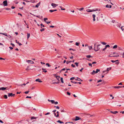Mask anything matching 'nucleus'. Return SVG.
Masks as SVG:
<instances>
[{
	"label": "nucleus",
	"instance_id": "1",
	"mask_svg": "<svg viewBox=\"0 0 124 124\" xmlns=\"http://www.w3.org/2000/svg\"><path fill=\"white\" fill-rule=\"evenodd\" d=\"M98 9H93L92 10L90 9H87L86 10V11L88 12H92L93 11H96L98 10Z\"/></svg>",
	"mask_w": 124,
	"mask_h": 124
},
{
	"label": "nucleus",
	"instance_id": "2",
	"mask_svg": "<svg viewBox=\"0 0 124 124\" xmlns=\"http://www.w3.org/2000/svg\"><path fill=\"white\" fill-rule=\"evenodd\" d=\"M101 46V44L97 45L96 46V47H95L94 49V50L96 51H98L100 49V48L99 47V46Z\"/></svg>",
	"mask_w": 124,
	"mask_h": 124
},
{
	"label": "nucleus",
	"instance_id": "3",
	"mask_svg": "<svg viewBox=\"0 0 124 124\" xmlns=\"http://www.w3.org/2000/svg\"><path fill=\"white\" fill-rule=\"evenodd\" d=\"M115 24V25H114V26H115V27H117L120 28V26L121 25V24L118 23L117 22Z\"/></svg>",
	"mask_w": 124,
	"mask_h": 124
},
{
	"label": "nucleus",
	"instance_id": "4",
	"mask_svg": "<svg viewBox=\"0 0 124 124\" xmlns=\"http://www.w3.org/2000/svg\"><path fill=\"white\" fill-rule=\"evenodd\" d=\"M8 96L9 97L11 96V97H14L15 95V94H13V93H8Z\"/></svg>",
	"mask_w": 124,
	"mask_h": 124
},
{
	"label": "nucleus",
	"instance_id": "5",
	"mask_svg": "<svg viewBox=\"0 0 124 124\" xmlns=\"http://www.w3.org/2000/svg\"><path fill=\"white\" fill-rule=\"evenodd\" d=\"M3 5L4 6H6L8 5L7 2V0L4 1L3 2Z\"/></svg>",
	"mask_w": 124,
	"mask_h": 124
},
{
	"label": "nucleus",
	"instance_id": "6",
	"mask_svg": "<svg viewBox=\"0 0 124 124\" xmlns=\"http://www.w3.org/2000/svg\"><path fill=\"white\" fill-rule=\"evenodd\" d=\"M51 5L53 7V8H54L56 7V6L58 5L54 3H51Z\"/></svg>",
	"mask_w": 124,
	"mask_h": 124
},
{
	"label": "nucleus",
	"instance_id": "7",
	"mask_svg": "<svg viewBox=\"0 0 124 124\" xmlns=\"http://www.w3.org/2000/svg\"><path fill=\"white\" fill-rule=\"evenodd\" d=\"M26 62L28 63H30L31 64H33L34 63V62L32 61L31 60H27Z\"/></svg>",
	"mask_w": 124,
	"mask_h": 124
},
{
	"label": "nucleus",
	"instance_id": "8",
	"mask_svg": "<svg viewBox=\"0 0 124 124\" xmlns=\"http://www.w3.org/2000/svg\"><path fill=\"white\" fill-rule=\"evenodd\" d=\"M119 56L118 54L117 53H116V54L113 56V57H117Z\"/></svg>",
	"mask_w": 124,
	"mask_h": 124
},
{
	"label": "nucleus",
	"instance_id": "9",
	"mask_svg": "<svg viewBox=\"0 0 124 124\" xmlns=\"http://www.w3.org/2000/svg\"><path fill=\"white\" fill-rule=\"evenodd\" d=\"M112 87L114 88H117L119 89L120 88H121V86H113Z\"/></svg>",
	"mask_w": 124,
	"mask_h": 124
},
{
	"label": "nucleus",
	"instance_id": "10",
	"mask_svg": "<svg viewBox=\"0 0 124 124\" xmlns=\"http://www.w3.org/2000/svg\"><path fill=\"white\" fill-rule=\"evenodd\" d=\"M35 81H38L40 83L42 82V81L40 80L39 78L36 79L35 80Z\"/></svg>",
	"mask_w": 124,
	"mask_h": 124
},
{
	"label": "nucleus",
	"instance_id": "11",
	"mask_svg": "<svg viewBox=\"0 0 124 124\" xmlns=\"http://www.w3.org/2000/svg\"><path fill=\"white\" fill-rule=\"evenodd\" d=\"M74 124L72 122H68L65 123V124Z\"/></svg>",
	"mask_w": 124,
	"mask_h": 124
},
{
	"label": "nucleus",
	"instance_id": "12",
	"mask_svg": "<svg viewBox=\"0 0 124 124\" xmlns=\"http://www.w3.org/2000/svg\"><path fill=\"white\" fill-rule=\"evenodd\" d=\"M6 89V87H2L0 88V90H5Z\"/></svg>",
	"mask_w": 124,
	"mask_h": 124
},
{
	"label": "nucleus",
	"instance_id": "13",
	"mask_svg": "<svg viewBox=\"0 0 124 124\" xmlns=\"http://www.w3.org/2000/svg\"><path fill=\"white\" fill-rule=\"evenodd\" d=\"M80 119V117H78L77 116H76V118L75 119V121H77L78 120Z\"/></svg>",
	"mask_w": 124,
	"mask_h": 124
},
{
	"label": "nucleus",
	"instance_id": "14",
	"mask_svg": "<svg viewBox=\"0 0 124 124\" xmlns=\"http://www.w3.org/2000/svg\"><path fill=\"white\" fill-rule=\"evenodd\" d=\"M84 9V8H77V9L78 10L80 11H81L83 10Z\"/></svg>",
	"mask_w": 124,
	"mask_h": 124
},
{
	"label": "nucleus",
	"instance_id": "15",
	"mask_svg": "<svg viewBox=\"0 0 124 124\" xmlns=\"http://www.w3.org/2000/svg\"><path fill=\"white\" fill-rule=\"evenodd\" d=\"M37 118H38L37 117H35L34 116H32L31 117V120H32L33 119H37Z\"/></svg>",
	"mask_w": 124,
	"mask_h": 124
},
{
	"label": "nucleus",
	"instance_id": "16",
	"mask_svg": "<svg viewBox=\"0 0 124 124\" xmlns=\"http://www.w3.org/2000/svg\"><path fill=\"white\" fill-rule=\"evenodd\" d=\"M77 79H75V80L77 81H82V80H81L80 78H79L78 77L77 78Z\"/></svg>",
	"mask_w": 124,
	"mask_h": 124
},
{
	"label": "nucleus",
	"instance_id": "17",
	"mask_svg": "<svg viewBox=\"0 0 124 124\" xmlns=\"http://www.w3.org/2000/svg\"><path fill=\"white\" fill-rule=\"evenodd\" d=\"M106 7L107 8H110L111 7V5H107L106 6Z\"/></svg>",
	"mask_w": 124,
	"mask_h": 124
},
{
	"label": "nucleus",
	"instance_id": "18",
	"mask_svg": "<svg viewBox=\"0 0 124 124\" xmlns=\"http://www.w3.org/2000/svg\"><path fill=\"white\" fill-rule=\"evenodd\" d=\"M57 11V9H54V10H49V11L51 12H52L55 11Z\"/></svg>",
	"mask_w": 124,
	"mask_h": 124
},
{
	"label": "nucleus",
	"instance_id": "19",
	"mask_svg": "<svg viewBox=\"0 0 124 124\" xmlns=\"http://www.w3.org/2000/svg\"><path fill=\"white\" fill-rule=\"evenodd\" d=\"M96 73H95V71L94 70H93V72H91V74L93 75H94L95 74H96Z\"/></svg>",
	"mask_w": 124,
	"mask_h": 124
},
{
	"label": "nucleus",
	"instance_id": "20",
	"mask_svg": "<svg viewBox=\"0 0 124 124\" xmlns=\"http://www.w3.org/2000/svg\"><path fill=\"white\" fill-rule=\"evenodd\" d=\"M24 22L25 23L26 25H27V28H29V27L28 26V24L27 23L26 21H24Z\"/></svg>",
	"mask_w": 124,
	"mask_h": 124
},
{
	"label": "nucleus",
	"instance_id": "21",
	"mask_svg": "<svg viewBox=\"0 0 124 124\" xmlns=\"http://www.w3.org/2000/svg\"><path fill=\"white\" fill-rule=\"evenodd\" d=\"M74 60H73V61H67L66 62V63L67 64H68L69 63H70V62H74Z\"/></svg>",
	"mask_w": 124,
	"mask_h": 124
},
{
	"label": "nucleus",
	"instance_id": "22",
	"mask_svg": "<svg viewBox=\"0 0 124 124\" xmlns=\"http://www.w3.org/2000/svg\"><path fill=\"white\" fill-rule=\"evenodd\" d=\"M0 34H2L3 35L6 36H7V33H0Z\"/></svg>",
	"mask_w": 124,
	"mask_h": 124
},
{
	"label": "nucleus",
	"instance_id": "23",
	"mask_svg": "<svg viewBox=\"0 0 124 124\" xmlns=\"http://www.w3.org/2000/svg\"><path fill=\"white\" fill-rule=\"evenodd\" d=\"M57 122L58 123H60L61 124L64 123L63 122H62L60 120H58V121H57Z\"/></svg>",
	"mask_w": 124,
	"mask_h": 124
},
{
	"label": "nucleus",
	"instance_id": "24",
	"mask_svg": "<svg viewBox=\"0 0 124 124\" xmlns=\"http://www.w3.org/2000/svg\"><path fill=\"white\" fill-rule=\"evenodd\" d=\"M117 45H115L113 46V49H115L117 48Z\"/></svg>",
	"mask_w": 124,
	"mask_h": 124
},
{
	"label": "nucleus",
	"instance_id": "25",
	"mask_svg": "<svg viewBox=\"0 0 124 124\" xmlns=\"http://www.w3.org/2000/svg\"><path fill=\"white\" fill-rule=\"evenodd\" d=\"M55 77L56 78V79L58 80H59V79L60 78L59 76H55Z\"/></svg>",
	"mask_w": 124,
	"mask_h": 124
},
{
	"label": "nucleus",
	"instance_id": "26",
	"mask_svg": "<svg viewBox=\"0 0 124 124\" xmlns=\"http://www.w3.org/2000/svg\"><path fill=\"white\" fill-rule=\"evenodd\" d=\"M88 47L89 50H91V49L92 48V46H89Z\"/></svg>",
	"mask_w": 124,
	"mask_h": 124
},
{
	"label": "nucleus",
	"instance_id": "27",
	"mask_svg": "<svg viewBox=\"0 0 124 124\" xmlns=\"http://www.w3.org/2000/svg\"><path fill=\"white\" fill-rule=\"evenodd\" d=\"M40 2H39V3H38L35 6L36 7V8H38L39 6L40 5Z\"/></svg>",
	"mask_w": 124,
	"mask_h": 124
},
{
	"label": "nucleus",
	"instance_id": "28",
	"mask_svg": "<svg viewBox=\"0 0 124 124\" xmlns=\"http://www.w3.org/2000/svg\"><path fill=\"white\" fill-rule=\"evenodd\" d=\"M27 39H28L30 37V34L27 33Z\"/></svg>",
	"mask_w": 124,
	"mask_h": 124
},
{
	"label": "nucleus",
	"instance_id": "29",
	"mask_svg": "<svg viewBox=\"0 0 124 124\" xmlns=\"http://www.w3.org/2000/svg\"><path fill=\"white\" fill-rule=\"evenodd\" d=\"M48 19L47 18H44V21L46 23V22H47L46 21V20H47Z\"/></svg>",
	"mask_w": 124,
	"mask_h": 124
},
{
	"label": "nucleus",
	"instance_id": "30",
	"mask_svg": "<svg viewBox=\"0 0 124 124\" xmlns=\"http://www.w3.org/2000/svg\"><path fill=\"white\" fill-rule=\"evenodd\" d=\"M100 70L99 69H97L96 70V71H95V73H98V72H99Z\"/></svg>",
	"mask_w": 124,
	"mask_h": 124
},
{
	"label": "nucleus",
	"instance_id": "31",
	"mask_svg": "<svg viewBox=\"0 0 124 124\" xmlns=\"http://www.w3.org/2000/svg\"><path fill=\"white\" fill-rule=\"evenodd\" d=\"M86 57L87 58H90V57H92L91 55H87L86 56Z\"/></svg>",
	"mask_w": 124,
	"mask_h": 124
},
{
	"label": "nucleus",
	"instance_id": "32",
	"mask_svg": "<svg viewBox=\"0 0 124 124\" xmlns=\"http://www.w3.org/2000/svg\"><path fill=\"white\" fill-rule=\"evenodd\" d=\"M61 82L62 83H63L64 82L63 80V78H61Z\"/></svg>",
	"mask_w": 124,
	"mask_h": 124
},
{
	"label": "nucleus",
	"instance_id": "33",
	"mask_svg": "<svg viewBox=\"0 0 124 124\" xmlns=\"http://www.w3.org/2000/svg\"><path fill=\"white\" fill-rule=\"evenodd\" d=\"M4 97L5 99H7L8 98L7 96L6 95H5L3 96Z\"/></svg>",
	"mask_w": 124,
	"mask_h": 124
},
{
	"label": "nucleus",
	"instance_id": "34",
	"mask_svg": "<svg viewBox=\"0 0 124 124\" xmlns=\"http://www.w3.org/2000/svg\"><path fill=\"white\" fill-rule=\"evenodd\" d=\"M101 43L103 45H105L107 44V43L104 42H101Z\"/></svg>",
	"mask_w": 124,
	"mask_h": 124
},
{
	"label": "nucleus",
	"instance_id": "35",
	"mask_svg": "<svg viewBox=\"0 0 124 124\" xmlns=\"http://www.w3.org/2000/svg\"><path fill=\"white\" fill-rule=\"evenodd\" d=\"M111 67H110L107 68V71H108L111 69Z\"/></svg>",
	"mask_w": 124,
	"mask_h": 124
},
{
	"label": "nucleus",
	"instance_id": "36",
	"mask_svg": "<svg viewBox=\"0 0 124 124\" xmlns=\"http://www.w3.org/2000/svg\"><path fill=\"white\" fill-rule=\"evenodd\" d=\"M57 115H56V117H58L59 116V112L58 111L57 112Z\"/></svg>",
	"mask_w": 124,
	"mask_h": 124
},
{
	"label": "nucleus",
	"instance_id": "37",
	"mask_svg": "<svg viewBox=\"0 0 124 124\" xmlns=\"http://www.w3.org/2000/svg\"><path fill=\"white\" fill-rule=\"evenodd\" d=\"M46 65L48 67H50L51 66V65L48 63H46Z\"/></svg>",
	"mask_w": 124,
	"mask_h": 124
},
{
	"label": "nucleus",
	"instance_id": "38",
	"mask_svg": "<svg viewBox=\"0 0 124 124\" xmlns=\"http://www.w3.org/2000/svg\"><path fill=\"white\" fill-rule=\"evenodd\" d=\"M110 46L108 45H107L105 46L106 48L107 47H109Z\"/></svg>",
	"mask_w": 124,
	"mask_h": 124
},
{
	"label": "nucleus",
	"instance_id": "39",
	"mask_svg": "<svg viewBox=\"0 0 124 124\" xmlns=\"http://www.w3.org/2000/svg\"><path fill=\"white\" fill-rule=\"evenodd\" d=\"M111 22L113 23H116V22H115V20H112V21H111Z\"/></svg>",
	"mask_w": 124,
	"mask_h": 124
},
{
	"label": "nucleus",
	"instance_id": "40",
	"mask_svg": "<svg viewBox=\"0 0 124 124\" xmlns=\"http://www.w3.org/2000/svg\"><path fill=\"white\" fill-rule=\"evenodd\" d=\"M71 82L72 83H74V84H77V82H75V81H71Z\"/></svg>",
	"mask_w": 124,
	"mask_h": 124
},
{
	"label": "nucleus",
	"instance_id": "41",
	"mask_svg": "<svg viewBox=\"0 0 124 124\" xmlns=\"http://www.w3.org/2000/svg\"><path fill=\"white\" fill-rule=\"evenodd\" d=\"M45 30V29L44 28H42V29H40V31H41V32H42L43 31H44V30Z\"/></svg>",
	"mask_w": 124,
	"mask_h": 124
},
{
	"label": "nucleus",
	"instance_id": "42",
	"mask_svg": "<svg viewBox=\"0 0 124 124\" xmlns=\"http://www.w3.org/2000/svg\"><path fill=\"white\" fill-rule=\"evenodd\" d=\"M121 55L123 56H122V57L123 58H124V52H123L122 54H121Z\"/></svg>",
	"mask_w": 124,
	"mask_h": 124
},
{
	"label": "nucleus",
	"instance_id": "43",
	"mask_svg": "<svg viewBox=\"0 0 124 124\" xmlns=\"http://www.w3.org/2000/svg\"><path fill=\"white\" fill-rule=\"evenodd\" d=\"M50 101L52 103H53L54 102V100H51Z\"/></svg>",
	"mask_w": 124,
	"mask_h": 124
},
{
	"label": "nucleus",
	"instance_id": "44",
	"mask_svg": "<svg viewBox=\"0 0 124 124\" xmlns=\"http://www.w3.org/2000/svg\"><path fill=\"white\" fill-rule=\"evenodd\" d=\"M75 79V78L73 77L71 78H70V80H73Z\"/></svg>",
	"mask_w": 124,
	"mask_h": 124
},
{
	"label": "nucleus",
	"instance_id": "45",
	"mask_svg": "<svg viewBox=\"0 0 124 124\" xmlns=\"http://www.w3.org/2000/svg\"><path fill=\"white\" fill-rule=\"evenodd\" d=\"M29 91H26V92H24V93L25 94H28L29 93Z\"/></svg>",
	"mask_w": 124,
	"mask_h": 124
},
{
	"label": "nucleus",
	"instance_id": "46",
	"mask_svg": "<svg viewBox=\"0 0 124 124\" xmlns=\"http://www.w3.org/2000/svg\"><path fill=\"white\" fill-rule=\"evenodd\" d=\"M75 64L77 66H78V62H75Z\"/></svg>",
	"mask_w": 124,
	"mask_h": 124
},
{
	"label": "nucleus",
	"instance_id": "47",
	"mask_svg": "<svg viewBox=\"0 0 124 124\" xmlns=\"http://www.w3.org/2000/svg\"><path fill=\"white\" fill-rule=\"evenodd\" d=\"M75 45H76L77 46H78L79 45V43L77 42H76V43Z\"/></svg>",
	"mask_w": 124,
	"mask_h": 124
},
{
	"label": "nucleus",
	"instance_id": "48",
	"mask_svg": "<svg viewBox=\"0 0 124 124\" xmlns=\"http://www.w3.org/2000/svg\"><path fill=\"white\" fill-rule=\"evenodd\" d=\"M123 26H122L121 27V29L123 31H124V28H123Z\"/></svg>",
	"mask_w": 124,
	"mask_h": 124
},
{
	"label": "nucleus",
	"instance_id": "49",
	"mask_svg": "<svg viewBox=\"0 0 124 124\" xmlns=\"http://www.w3.org/2000/svg\"><path fill=\"white\" fill-rule=\"evenodd\" d=\"M103 15L102 14H101L100 15V17L101 18H103Z\"/></svg>",
	"mask_w": 124,
	"mask_h": 124
},
{
	"label": "nucleus",
	"instance_id": "50",
	"mask_svg": "<svg viewBox=\"0 0 124 124\" xmlns=\"http://www.w3.org/2000/svg\"><path fill=\"white\" fill-rule=\"evenodd\" d=\"M61 112H65V111L63 109L61 110Z\"/></svg>",
	"mask_w": 124,
	"mask_h": 124
},
{
	"label": "nucleus",
	"instance_id": "51",
	"mask_svg": "<svg viewBox=\"0 0 124 124\" xmlns=\"http://www.w3.org/2000/svg\"><path fill=\"white\" fill-rule=\"evenodd\" d=\"M30 1V2H31L33 3H34L35 2V1L34 0H31V1Z\"/></svg>",
	"mask_w": 124,
	"mask_h": 124
},
{
	"label": "nucleus",
	"instance_id": "52",
	"mask_svg": "<svg viewBox=\"0 0 124 124\" xmlns=\"http://www.w3.org/2000/svg\"><path fill=\"white\" fill-rule=\"evenodd\" d=\"M92 16H93V18H95V16H96L94 14H93L92 15Z\"/></svg>",
	"mask_w": 124,
	"mask_h": 124
},
{
	"label": "nucleus",
	"instance_id": "53",
	"mask_svg": "<svg viewBox=\"0 0 124 124\" xmlns=\"http://www.w3.org/2000/svg\"><path fill=\"white\" fill-rule=\"evenodd\" d=\"M67 94L68 95H70V93H69L68 92H67Z\"/></svg>",
	"mask_w": 124,
	"mask_h": 124
},
{
	"label": "nucleus",
	"instance_id": "54",
	"mask_svg": "<svg viewBox=\"0 0 124 124\" xmlns=\"http://www.w3.org/2000/svg\"><path fill=\"white\" fill-rule=\"evenodd\" d=\"M118 112L117 111H115L114 112L113 114H116V113H118Z\"/></svg>",
	"mask_w": 124,
	"mask_h": 124
},
{
	"label": "nucleus",
	"instance_id": "55",
	"mask_svg": "<svg viewBox=\"0 0 124 124\" xmlns=\"http://www.w3.org/2000/svg\"><path fill=\"white\" fill-rule=\"evenodd\" d=\"M102 80H101L100 79L97 82V83H98L100 82H101L102 81Z\"/></svg>",
	"mask_w": 124,
	"mask_h": 124
},
{
	"label": "nucleus",
	"instance_id": "56",
	"mask_svg": "<svg viewBox=\"0 0 124 124\" xmlns=\"http://www.w3.org/2000/svg\"><path fill=\"white\" fill-rule=\"evenodd\" d=\"M7 36L9 38H11V36L9 35H7Z\"/></svg>",
	"mask_w": 124,
	"mask_h": 124
},
{
	"label": "nucleus",
	"instance_id": "57",
	"mask_svg": "<svg viewBox=\"0 0 124 124\" xmlns=\"http://www.w3.org/2000/svg\"><path fill=\"white\" fill-rule=\"evenodd\" d=\"M92 64H91V63H88V64H89V66H91V67H92Z\"/></svg>",
	"mask_w": 124,
	"mask_h": 124
},
{
	"label": "nucleus",
	"instance_id": "58",
	"mask_svg": "<svg viewBox=\"0 0 124 124\" xmlns=\"http://www.w3.org/2000/svg\"><path fill=\"white\" fill-rule=\"evenodd\" d=\"M118 50H123L120 47H118Z\"/></svg>",
	"mask_w": 124,
	"mask_h": 124
},
{
	"label": "nucleus",
	"instance_id": "59",
	"mask_svg": "<svg viewBox=\"0 0 124 124\" xmlns=\"http://www.w3.org/2000/svg\"><path fill=\"white\" fill-rule=\"evenodd\" d=\"M106 47H105L104 48L102 49V51H104L106 50Z\"/></svg>",
	"mask_w": 124,
	"mask_h": 124
},
{
	"label": "nucleus",
	"instance_id": "60",
	"mask_svg": "<svg viewBox=\"0 0 124 124\" xmlns=\"http://www.w3.org/2000/svg\"><path fill=\"white\" fill-rule=\"evenodd\" d=\"M71 66L73 67H75V65H74L73 64H72L71 65Z\"/></svg>",
	"mask_w": 124,
	"mask_h": 124
},
{
	"label": "nucleus",
	"instance_id": "61",
	"mask_svg": "<svg viewBox=\"0 0 124 124\" xmlns=\"http://www.w3.org/2000/svg\"><path fill=\"white\" fill-rule=\"evenodd\" d=\"M11 45H12V46L13 47H14V46H15V45H14V44L12 43H11Z\"/></svg>",
	"mask_w": 124,
	"mask_h": 124
},
{
	"label": "nucleus",
	"instance_id": "62",
	"mask_svg": "<svg viewBox=\"0 0 124 124\" xmlns=\"http://www.w3.org/2000/svg\"><path fill=\"white\" fill-rule=\"evenodd\" d=\"M54 104H58V102L57 101L55 102H54Z\"/></svg>",
	"mask_w": 124,
	"mask_h": 124
},
{
	"label": "nucleus",
	"instance_id": "63",
	"mask_svg": "<svg viewBox=\"0 0 124 124\" xmlns=\"http://www.w3.org/2000/svg\"><path fill=\"white\" fill-rule=\"evenodd\" d=\"M49 114H50V113L49 112H48V113H47L45 114V115H47Z\"/></svg>",
	"mask_w": 124,
	"mask_h": 124
},
{
	"label": "nucleus",
	"instance_id": "64",
	"mask_svg": "<svg viewBox=\"0 0 124 124\" xmlns=\"http://www.w3.org/2000/svg\"><path fill=\"white\" fill-rule=\"evenodd\" d=\"M111 62H112L113 63H114L115 62H116V61H115L113 60H111Z\"/></svg>",
	"mask_w": 124,
	"mask_h": 124
}]
</instances>
